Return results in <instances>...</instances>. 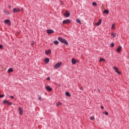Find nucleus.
Returning <instances> with one entry per match:
<instances>
[{
	"instance_id": "24",
	"label": "nucleus",
	"mask_w": 129,
	"mask_h": 129,
	"mask_svg": "<svg viewBox=\"0 0 129 129\" xmlns=\"http://www.w3.org/2000/svg\"><path fill=\"white\" fill-rule=\"evenodd\" d=\"M101 61H104V62H105V59L104 58H101L100 59L99 62H101Z\"/></svg>"
},
{
	"instance_id": "15",
	"label": "nucleus",
	"mask_w": 129,
	"mask_h": 129,
	"mask_svg": "<svg viewBox=\"0 0 129 129\" xmlns=\"http://www.w3.org/2000/svg\"><path fill=\"white\" fill-rule=\"evenodd\" d=\"M44 62L47 63H49V62H50V59H49V58H44Z\"/></svg>"
},
{
	"instance_id": "3",
	"label": "nucleus",
	"mask_w": 129,
	"mask_h": 129,
	"mask_svg": "<svg viewBox=\"0 0 129 129\" xmlns=\"http://www.w3.org/2000/svg\"><path fill=\"white\" fill-rule=\"evenodd\" d=\"M61 65H62V62H59L54 66V69H58V68H60V67H61Z\"/></svg>"
},
{
	"instance_id": "30",
	"label": "nucleus",
	"mask_w": 129,
	"mask_h": 129,
	"mask_svg": "<svg viewBox=\"0 0 129 129\" xmlns=\"http://www.w3.org/2000/svg\"><path fill=\"white\" fill-rule=\"evenodd\" d=\"M42 99V97L40 96H38V100H41Z\"/></svg>"
},
{
	"instance_id": "25",
	"label": "nucleus",
	"mask_w": 129,
	"mask_h": 129,
	"mask_svg": "<svg viewBox=\"0 0 129 129\" xmlns=\"http://www.w3.org/2000/svg\"><path fill=\"white\" fill-rule=\"evenodd\" d=\"M92 5H93V6H94L95 7H96V6H97V4H96V3L93 2V3H92Z\"/></svg>"
},
{
	"instance_id": "19",
	"label": "nucleus",
	"mask_w": 129,
	"mask_h": 129,
	"mask_svg": "<svg viewBox=\"0 0 129 129\" xmlns=\"http://www.w3.org/2000/svg\"><path fill=\"white\" fill-rule=\"evenodd\" d=\"M77 23H78L79 24H80V25H81V20H80V19H77L76 20Z\"/></svg>"
},
{
	"instance_id": "4",
	"label": "nucleus",
	"mask_w": 129,
	"mask_h": 129,
	"mask_svg": "<svg viewBox=\"0 0 129 129\" xmlns=\"http://www.w3.org/2000/svg\"><path fill=\"white\" fill-rule=\"evenodd\" d=\"M21 11H23V9H21L20 8H14L13 9V13H19V12H21Z\"/></svg>"
},
{
	"instance_id": "28",
	"label": "nucleus",
	"mask_w": 129,
	"mask_h": 129,
	"mask_svg": "<svg viewBox=\"0 0 129 129\" xmlns=\"http://www.w3.org/2000/svg\"><path fill=\"white\" fill-rule=\"evenodd\" d=\"M110 46L112 47H114V43H112L110 44Z\"/></svg>"
},
{
	"instance_id": "34",
	"label": "nucleus",
	"mask_w": 129,
	"mask_h": 129,
	"mask_svg": "<svg viewBox=\"0 0 129 129\" xmlns=\"http://www.w3.org/2000/svg\"><path fill=\"white\" fill-rule=\"evenodd\" d=\"M34 44H35V42H33L31 43V45H32V46H34Z\"/></svg>"
},
{
	"instance_id": "36",
	"label": "nucleus",
	"mask_w": 129,
	"mask_h": 129,
	"mask_svg": "<svg viewBox=\"0 0 129 129\" xmlns=\"http://www.w3.org/2000/svg\"><path fill=\"white\" fill-rule=\"evenodd\" d=\"M2 48H3V45L0 44V49H2Z\"/></svg>"
},
{
	"instance_id": "33",
	"label": "nucleus",
	"mask_w": 129,
	"mask_h": 129,
	"mask_svg": "<svg viewBox=\"0 0 129 129\" xmlns=\"http://www.w3.org/2000/svg\"><path fill=\"white\" fill-rule=\"evenodd\" d=\"M0 97H2V98H3V97H5V95H1Z\"/></svg>"
},
{
	"instance_id": "16",
	"label": "nucleus",
	"mask_w": 129,
	"mask_h": 129,
	"mask_svg": "<svg viewBox=\"0 0 129 129\" xmlns=\"http://www.w3.org/2000/svg\"><path fill=\"white\" fill-rule=\"evenodd\" d=\"M72 63L74 64H76V60H75V58L72 59Z\"/></svg>"
},
{
	"instance_id": "29",
	"label": "nucleus",
	"mask_w": 129,
	"mask_h": 129,
	"mask_svg": "<svg viewBox=\"0 0 129 129\" xmlns=\"http://www.w3.org/2000/svg\"><path fill=\"white\" fill-rule=\"evenodd\" d=\"M90 119H91V120H93V119H94V117H93V116L90 117Z\"/></svg>"
},
{
	"instance_id": "31",
	"label": "nucleus",
	"mask_w": 129,
	"mask_h": 129,
	"mask_svg": "<svg viewBox=\"0 0 129 129\" xmlns=\"http://www.w3.org/2000/svg\"><path fill=\"white\" fill-rule=\"evenodd\" d=\"M10 98L11 99H14V98H15V97L13 96H10Z\"/></svg>"
},
{
	"instance_id": "32",
	"label": "nucleus",
	"mask_w": 129,
	"mask_h": 129,
	"mask_svg": "<svg viewBox=\"0 0 129 129\" xmlns=\"http://www.w3.org/2000/svg\"><path fill=\"white\" fill-rule=\"evenodd\" d=\"M50 79H51V78L49 77L46 78V80H48V81L50 80Z\"/></svg>"
},
{
	"instance_id": "26",
	"label": "nucleus",
	"mask_w": 129,
	"mask_h": 129,
	"mask_svg": "<svg viewBox=\"0 0 129 129\" xmlns=\"http://www.w3.org/2000/svg\"><path fill=\"white\" fill-rule=\"evenodd\" d=\"M103 113L105 115H108V112L107 111H105V112H103Z\"/></svg>"
},
{
	"instance_id": "20",
	"label": "nucleus",
	"mask_w": 129,
	"mask_h": 129,
	"mask_svg": "<svg viewBox=\"0 0 129 129\" xmlns=\"http://www.w3.org/2000/svg\"><path fill=\"white\" fill-rule=\"evenodd\" d=\"M53 43L54 45H58L59 44V41L55 40L53 41Z\"/></svg>"
},
{
	"instance_id": "38",
	"label": "nucleus",
	"mask_w": 129,
	"mask_h": 129,
	"mask_svg": "<svg viewBox=\"0 0 129 129\" xmlns=\"http://www.w3.org/2000/svg\"><path fill=\"white\" fill-rule=\"evenodd\" d=\"M9 9H11L12 7L10 6H9Z\"/></svg>"
},
{
	"instance_id": "14",
	"label": "nucleus",
	"mask_w": 129,
	"mask_h": 129,
	"mask_svg": "<svg viewBox=\"0 0 129 129\" xmlns=\"http://www.w3.org/2000/svg\"><path fill=\"white\" fill-rule=\"evenodd\" d=\"M121 49H122L121 46H119L118 47L117 49V52H120V51H121Z\"/></svg>"
},
{
	"instance_id": "17",
	"label": "nucleus",
	"mask_w": 129,
	"mask_h": 129,
	"mask_svg": "<svg viewBox=\"0 0 129 129\" xmlns=\"http://www.w3.org/2000/svg\"><path fill=\"white\" fill-rule=\"evenodd\" d=\"M111 36H112L113 38H115V37L116 36V34H115V33H112L111 34Z\"/></svg>"
},
{
	"instance_id": "9",
	"label": "nucleus",
	"mask_w": 129,
	"mask_h": 129,
	"mask_svg": "<svg viewBox=\"0 0 129 129\" xmlns=\"http://www.w3.org/2000/svg\"><path fill=\"white\" fill-rule=\"evenodd\" d=\"M47 33L48 35H50V34H53V33H54V31L52 29H48L47 30Z\"/></svg>"
},
{
	"instance_id": "2",
	"label": "nucleus",
	"mask_w": 129,
	"mask_h": 129,
	"mask_svg": "<svg viewBox=\"0 0 129 129\" xmlns=\"http://www.w3.org/2000/svg\"><path fill=\"white\" fill-rule=\"evenodd\" d=\"M3 104H8V105H13V102H10V101L7 100H5L3 101Z\"/></svg>"
},
{
	"instance_id": "1",
	"label": "nucleus",
	"mask_w": 129,
	"mask_h": 129,
	"mask_svg": "<svg viewBox=\"0 0 129 129\" xmlns=\"http://www.w3.org/2000/svg\"><path fill=\"white\" fill-rule=\"evenodd\" d=\"M58 40L61 43H62L63 44H66V45H68V42H67V40L65 39H63L62 37H58Z\"/></svg>"
},
{
	"instance_id": "8",
	"label": "nucleus",
	"mask_w": 129,
	"mask_h": 129,
	"mask_svg": "<svg viewBox=\"0 0 129 129\" xmlns=\"http://www.w3.org/2000/svg\"><path fill=\"white\" fill-rule=\"evenodd\" d=\"M102 22V20L101 19H99L98 21V22H97L95 24V25L96 26H99L101 24V23Z\"/></svg>"
},
{
	"instance_id": "22",
	"label": "nucleus",
	"mask_w": 129,
	"mask_h": 129,
	"mask_svg": "<svg viewBox=\"0 0 129 129\" xmlns=\"http://www.w3.org/2000/svg\"><path fill=\"white\" fill-rule=\"evenodd\" d=\"M62 105V103L60 101H58L56 103V106H59V105Z\"/></svg>"
},
{
	"instance_id": "23",
	"label": "nucleus",
	"mask_w": 129,
	"mask_h": 129,
	"mask_svg": "<svg viewBox=\"0 0 129 129\" xmlns=\"http://www.w3.org/2000/svg\"><path fill=\"white\" fill-rule=\"evenodd\" d=\"M13 71H14V70H13V69H12V68H10L8 70V72H13Z\"/></svg>"
},
{
	"instance_id": "35",
	"label": "nucleus",
	"mask_w": 129,
	"mask_h": 129,
	"mask_svg": "<svg viewBox=\"0 0 129 129\" xmlns=\"http://www.w3.org/2000/svg\"><path fill=\"white\" fill-rule=\"evenodd\" d=\"M100 108H101V109H104V107L102 106H101Z\"/></svg>"
},
{
	"instance_id": "7",
	"label": "nucleus",
	"mask_w": 129,
	"mask_h": 129,
	"mask_svg": "<svg viewBox=\"0 0 129 129\" xmlns=\"http://www.w3.org/2000/svg\"><path fill=\"white\" fill-rule=\"evenodd\" d=\"M71 21L69 19H67L62 21V24H70Z\"/></svg>"
},
{
	"instance_id": "5",
	"label": "nucleus",
	"mask_w": 129,
	"mask_h": 129,
	"mask_svg": "<svg viewBox=\"0 0 129 129\" xmlns=\"http://www.w3.org/2000/svg\"><path fill=\"white\" fill-rule=\"evenodd\" d=\"M4 23L5 24H6L7 25H8V26H10L11 25V21H10L8 19L5 20L4 21Z\"/></svg>"
},
{
	"instance_id": "27",
	"label": "nucleus",
	"mask_w": 129,
	"mask_h": 129,
	"mask_svg": "<svg viewBox=\"0 0 129 129\" xmlns=\"http://www.w3.org/2000/svg\"><path fill=\"white\" fill-rule=\"evenodd\" d=\"M114 28H115L114 24H112V26H111V29H112V30L113 29H114Z\"/></svg>"
},
{
	"instance_id": "6",
	"label": "nucleus",
	"mask_w": 129,
	"mask_h": 129,
	"mask_svg": "<svg viewBox=\"0 0 129 129\" xmlns=\"http://www.w3.org/2000/svg\"><path fill=\"white\" fill-rule=\"evenodd\" d=\"M113 69L115 72H116V73H117V74H119V75H120V74H121V73H120V72L118 71V69L117 68V67H114Z\"/></svg>"
},
{
	"instance_id": "12",
	"label": "nucleus",
	"mask_w": 129,
	"mask_h": 129,
	"mask_svg": "<svg viewBox=\"0 0 129 129\" xmlns=\"http://www.w3.org/2000/svg\"><path fill=\"white\" fill-rule=\"evenodd\" d=\"M46 55H51V49H49L48 50H45Z\"/></svg>"
},
{
	"instance_id": "37",
	"label": "nucleus",
	"mask_w": 129,
	"mask_h": 129,
	"mask_svg": "<svg viewBox=\"0 0 129 129\" xmlns=\"http://www.w3.org/2000/svg\"><path fill=\"white\" fill-rule=\"evenodd\" d=\"M80 89H81V90H83V88L81 87V88H80Z\"/></svg>"
},
{
	"instance_id": "10",
	"label": "nucleus",
	"mask_w": 129,
	"mask_h": 129,
	"mask_svg": "<svg viewBox=\"0 0 129 129\" xmlns=\"http://www.w3.org/2000/svg\"><path fill=\"white\" fill-rule=\"evenodd\" d=\"M64 16L67 18H68V17L70 16V13L69 12V11H66V12L64 13Z\"/></svg>"
},
{
	"instance_id": "18",
	"label": "nucleus",
	"mask_w": 129,
	"mask_h": 129,
	"mask_svg": "<svg viewBox=\"0 0 129 129\" xmlns=\"http://www.w3.org/2000/svg\"><path fill=\"white\" fill-rule=\"evenodd\" d=\"M66 95H67V96H68L69 97H70V96H71V94H70V93L68 92H66Z\"/></svg>"
},
{
	"instance_id": "11",
	"label": "nucleus",
	"mask_w": 129,
	"mask_h": 129,
	"mask_svg": "<svg viewBox=\"0 0 129 129\" xmlns=\"http://www.w3.org/2000/svg\"><path fill=\"white\" fill-rule=\"evenodd\" d=\"M46 90L47 91H52V88L50 87V86H47L45 87Z\"/></svg>"
},
{
	"instance_id": "21",
	"label": "nucleus",
	"mask_w": 129,
	"mask_h": 129,
	"mask_svg": "<svg viewBox=\"0 0 129 129\" xmlns=\"http://www.w3.org/2000/svg\"><path fill=\"white\" fill-rule=\"evenodd\" d=\"M104 14H109V11L107 10H105L104 11Z\"/></svg>"
},
{
	"instance_id": "13",
	"label": "nucleus",
	"mask_w": 129,
	"mask_h": 129,
	"mask_svg": "<svg viewBox=\"0 0 129 129\" xmlns=\"http://www.w3.org/2000/svg\"><path fill=\"white\" fill-rule=\"evenodd\" d=\"M18 110L19 111V114L20 115H22V114L23 113V109H22V108L19 107L18 108Z\"/></svg>"
}]
</instances>
